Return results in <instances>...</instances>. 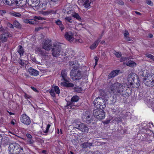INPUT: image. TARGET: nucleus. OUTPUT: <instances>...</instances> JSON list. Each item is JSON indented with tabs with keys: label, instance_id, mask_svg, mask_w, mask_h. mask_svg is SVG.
Wrapping results in <instances>:
<instances>
[{
	"label": "nucleus",
	"instance_id": "obj_1",
	"mask_svg": "<svg viewBox=\"0 0 154 154\" xmlns=\"http://www.w3.org/2000/svg\"><path fill=\"white\" fill-rule=\"evenodd\" d=\"M127 88L123 83L116 82L110 87L112 93L116 95H121L125 98H128L129 96V93L126 91Z\"/></svg>",
	"mask_w": 154,
	"mask_h": 154
},
{
	"label": "nucleus",
	"instance_id": "obj_2",
	"mask_svg": "<svg viewBox=\"0 0 154 154\" xmlns=\"http://www.w3.org/2000/svg\"><path fill=\"white\" fill-rule=\"evenodd\" d=\"M23 149L18 144L14 143L10 144L8 148L9 154H19L20 150L23 151Z\"/></svg>",
	"mask_w": 154,
	"mask_h": 154
},
{
	"label": "nucleus",
	"instance_id": "obj_3",
	"mask_svg": "<svg viewBox=\"0 0 154 154\" xmlns=\"http://www.w3.org/2000/svg\"><path fill=\"white\" fill-rule=\"evenodd\" d=\"M63 51L61 45L59 43L54 44L53 48H52V55L54 57H57L61 55H62Z\"/></svg>",
	"mask_w": 154,
	"mask_h": 154
},
{
	"label": "nucleus",
	"instance_id": "obj_4",
	"mask_svg": "<svg viewBox=\"0 0 154 154\" xmlns=\"http://www.w3.org/2000/svg\"><path fill=\"white\" fill-rule=\"evenodd\" d=\"M70 74L71 78L74 81L80 80L82 77L81 71L78 68L75 69L74 68H73L71 70Z\"/></svg>",
	"mask_w": 154,
	"mask_h": 154
},
{
	"label": "nucleus",
	"instance_id": "obj_5",
	"mask_svg": "<svg viewBox=\"0 0 154 154\" xmlns=\"http://www.w3.org/2000/svg\"><path fill=\"white\" fill-rule=\"evenodd\" d=\"M94 106L99 107L100 109H104L106 107V103L105 100L100 97H98L94 101Z\"/></svg>",
	"mask_w": 154,
	"mask_h": 154
},
{
	"label": "nucleus",
	"instance_id": "obj_6",
	"mask_svg": "<svg viewBox=\"0 0 154 154\" xmlns=\"http://www.w3.org/2000/svg\"><path fill=\"white\" fill-rule=\"evenodd\" d=\"M143 82L146 86L153 87L154 86V74L150 73L146 79L143 80Z\"/></svg>",
	"mask_w": 154,
	"mask_h": 154
},
{
	"label": "nucleus",
	"instance_id": "obj_7",
	"mask_svg": "<svg viewBox=\"0 0 154 154\" xmlns=\"http://www.w3.org/2000/svg\"><path fill=\"white\" fill-rule=\"evenodd\" d=\"M42 19V18L41 17L35 16L34 17L33 20H30L24 19L23 20V22L26 23L35 25L38 23V21H37V20H41Z\"/></svg>",
	"mask_w": 154,
	"mask_h": 154
},
{
	"label": "nucleus",
	"instance_id": "obj_8",
	"mask_svg": "<svg viewBox=\"0 0 154 154\" xmlns=\"http://www.w3.org/2000/svg\"><path fill=\"white\" fill-rule=\"evenodd\" d=\"M79 99V97L77 95H75L72 97L71 100V102H68L67 106L68 108H72L73 106H75L74 105V103L77 102Z\"/></svg>",
	"mask_w": 154,
	"mask_h": 154
},
{
	"label": "nucleus",
	"instance_id": "obj_9",
	"mask_svg": "<svg viewBox=\"0 0 154 154\" xmlns=\"http://www.w3.org/2000/svg\"><path fill=\"white\" fill-rule=\"evenodd\" d=\"M35 53L39 55L42 57H46L48 56L47 53L46 52V50L44 48H38L35 50Z\"/></svg>",
	"mask_w": 154,
	"mask_h": 154
},
{
	"label": "nucleus",
	"instance_id": "obj_10",
	"mask_svg": "<svg viewBox=\"0 0 154 154\" xmlns=\"http://www.w3.org/2000/svg\"><path fill=\"white\" fill-rule=\"evenodd\" d=\"M0 36V39L1 41L5 42L7 41L8 38L11 37V35L9 32H7L6 30L5 32H2Z\"/></svg>",
	"mask_w": 154,
	"mask_h": 154
},
{
	"label": "nucleus",
	"instance_id": "obj_11",
	"mask_svg": "<svg viewBox=\"0 0 154 154\" xmlns=\"http://www.w3.org/2000/svg\"><path fill=\"white\" fill-rule=\"evenodd\" d=\"M52 43L51 41L49 40H45L42 45V47L46 51L50 50L51 48Z\"/></svg>",
	"mask_w": 154,
	"mask_h": 154
},
{
	"label": "nucleus",
	"instance_id": "obj_12",
	"mask_svg": "<svg viewBox=\"0 0 154 154\" xmlns=\"http://www.w3.org/2000/svg\"><path fill=\"white\" fill-rule=\"evenodd\" d=\"M65 36L66 39L70 42H73L75 41L73 34L71 32H66L65 34Z\"/></svg>",
	"mask_w": 154,
	"mask_h": 154
},
{
	"label": "nucleus",
	"instance_id": "obj_13",
	"mask_svg": "<svg viewBox=\"0 0 154 154\" xmlns=\"http://www.w3.org/2000/svg\"><path fill=\"white\" fill-rule=\"evenodd\" d=\"M74 125L75 128L82 131L85 127V125L79 122H74Z\"/></svg>",
	"mask_w": 154,
	"mask_h": 154
},
{
	"label": "nucleus",
	"instance_id": "obj_14",
	"mask_svg": "<svg viewBox=\"0 0 154 154\" xmlns=\"http://www.w3.org/2000/svg\"><path fill=\"white\" fill-rule=\"evenodd\" d=\"M20 120L22 123L26 125H29L31 123V121L28 116H23Z\"/></svg>",
	"mask_w": 154,
	"mask_h": 154
},
{
	"label": "nucleus",
	"instance_id": "obj_15",
	"mask_svg": "<svg viewBox=\"0 0 154 154\" xmlns=\"http://www.w3.org/2000/svg\"><path fill=\"white\" fill-rule=\"evenodd\" d=\"M29 74L32 75L36 76L39 74V72L32 67L29 68L28 70Z\"/></svg>",
	"mask_w": 154,
	"mask_h": 154
},
{
	"label": "nucleus",
	"instance_id": "obj_16",
	"mask_svg": "<svg viewBox=\"0 0 154 154\" xmlns=\"http://www.w3.org/2000/svg\"><path fill=\"white\" fill-rule=\"evenodd\" d=\"M27 0H16L15 4L18 6H24L26 4Z\"/></svg>",
	"mask_w": 154,
	"mask_h": 154
},
{
	"label": "nucleus",
	"instance_id": "obj_17",
	"mask_svg": "<svg viewBox=\"0 0 154 154\" xmlns=\"http://www.w3.org/2000/svg\"><path fill=\"white\" fill-rule=\"evenodd\" d=\"M120 71V70H115L112 71L108 75V78L110 79L114 78L118 75Z\"/></svg>",
	"mask_w": 154,
	"mask_h": 154
},
{
	"label": "nucleus",
	"instance_id": "obj_18",
	"mask_svg": "<svg viewBox=\"0 0 154 154\" xmlns=\"http://www.w3.org/2000/svg\"><path fill=\"white\" fill-rule=\"evenodd\" d=\"M28 3L32 7H36L39 4L38 0H28Z\"/></svg>",
	"mask_w": 154,
	"mask_h": 154
},
{
	"label": "nucleus",
	"instance_id": "obj_19",
	"mask_svg": "<svg viewBox=\"0 0 154 154\" xmlns=\"http://www.w3.org/2000/svg\"><path fill=\"white\" fill-rule=\"evenodd\" d=\"M55 23L57 25H58L60 29L62 31L65 29L64 26L62 23V22L59 19L55 20Z\"/></svg>",
	"mask_w": 154,
	"mask_h": 154
},
{
	"label": "nucleus",
	"instance_id": "obj_20",
	"mask_svg": "<svg viewBox=\"0 0 154 154\" xmlns=\"http://www.w3.org/2000/svg\"><path fill=\"white\" fill-rule=\"evenodd\" d=\"M150 73H149L147 70H144L143 71H141L139 73V75L143 77L144 78H143V80L145 79L149 76Z\"/></svg>",
	"mask_w": 154,
	"mask_h": 154
},
{
	"label": "nucleus",
	"instance_id": "obj_21",
	"mask_svg": "<svg viewBox=\"0 0 154 154\" xmlns=\"http://www.w3.org/2000/svg\"><path fill=\"white\" fill-rule=\"evenodd\" d=\"M82 119L84 122L89 124L93 121V119L90 118V116H83Z\"/></svg>",
	"mask_w": 154,
	"mask_h": 154
},
{
	"label": "nucleus",
	"instance_id": "obj_22",
	"mask_svg": "<svg viewBox=\"0 0 154 154\" xmlns=\"http://www.w3.org/2000/svg\"><path fill=\"white\" fill-rule=\"evenodd\" d=\"M17 52L19 54L20 57L23 55L24 51L23 47L22 46L20 45L18 46L17 48Z\"/></svg>",
	"mask_w": 154,
	"mask_h": 154
},
{
	"label": "nucleus",
	"instance_id": "obj_23",
	"mask_svg": "<svg viewBox=\"0 0 154 154\" xmlns=\"http://www.w3.org/2000/svg\"><path fill=\"white\" fill-rule=\"evenodd\" d=\"M9 14L11 16H14L17 17H21V16L20 13L14 11L10 12Z\"/></svg>",
	"mask_w": 154,
	"mask_h": 154
},
{
	"label": "nucleus",
	"instance_id": "obj_24",
	"mask_svg": "<svg viewBox=\"0 0 154 154\" xmlns=\"http://www.w3.org/2000/svg\"><path fill=\"white\" fill-rule=\"evenodd\" d=\"M128 60L126 63V65L127 66L131 67H133L136 66V64L135 62L131 60Z\"/></svg>",
	"mask_w": 154,
	"mask_h": 154
},
{
	"label": "nucleus",
	"instance_id": "obj_25",
	"mask_svg": "<svg viewBox=\"0 0 154 154\" xmlns=\"http://www.w3.org/2000/svg\"><path fill=\"white\" fill-rule=\"evenodd\" d=\"M16 0H4V3L6 5H10L13 4H15Z\"/></svg>",
	"mask_w": 154,
	"mask_h": 154
},
{
	"label": "nucleus",
	"instance_id": "obj_26",
	"mask_svg": "<svg viewBox=\"0 0 154 154\" xmlns=\"http://www.w3.org/2000/svg\"><path fill=\"white\" fill-rule=\"evenodd\" d=\"M51 89L57 94H58L60 93V91L59 88L57 86H54V85H53Z\"/></svg>",
	"mask_w": 154,
	"mask_h": 154
},
{
	"label": "nucleus",
	"instance_id": "obj_27",
	"mask_svg": "<svg viewBox=\"0 0 154 154\" xmlns=\"http://www.w3.org/2000/svg\"><path fill=\"white\" fill-rule=\"evenodd\" d=\"M72 16L76 19L81 21H82V19L79 14L76 13H74L72 14Z\"/></svg>",
	"mask_w": 154,
	"mask_h": 154
},
{
	"label": "nucleus",
	"instance_id": "obj_28",
	"mask_svg": "<svg viewBox=\"0 0 154 154\" xmlns=\"http://www.w3.org/2000/svg\"><path fill=\"white\" fill-rule=\"evenodd\" d=\"M61 75L63 79L66 82L67 81V74L66 72L62 71L61 72Z\"/></svg>",
	"mask_w": 154,
	"mask_h": 154
},
{
	"label": "nucleus",
	"instance_id": "obj_29",
	"mask_svg": "<svg viewBox=\"0 0 154 154\" xmlns=\"http://www.w3.org/2000/svg\"><path fill=\"white\" fill-rule=\"evenodd\" d=\"M18 71V69L17 68L14 66H12L10 69V72L13 74L17 73Z\"/></svg>",
	"mask_w": 154,
	"mask_h": 154
},
{
	"label": "nucleus",
	"instance_id": "obj_30",
	"mask_svg": "<svg viewBox=\"0 0 154 154\" xmlns=\"http://www.w3.org/2000/svg\"><path fill=\"white\" fill-rule=\"evenodd\" d=\"M13 24L14 27L18 29H20L21 28V25L17 21H14Z\"/></svg>",
	"mask_w": 154,
	"mask_h": 154
},
{
	"label": "nucleus",
	"instance_id": "obj_31",
	"mask_svg": "<svg viewBox=\"0 0 154 154\" xmlns=\"http://www.w3.org/2000/svg\"><path fill=\"white\" fill-rule=\"evenodd\" d=\"M98 44H99L97 43V42L95 41L90 46V48L91 50L94 49L96 48V47L98 45Z\"/></svg>",
	"mask_w": 154,
	"mask_h": 154
},
{
	"label": "nucleus",
	"instance_id": "obj_32",
	"mask_svg": "<svg viewBox=\"0 0 154 154\" xmlns=\"http://www.w3.org/2000/svg\"><path fill=\"white\" fill-rule=\"evenodd\" d=\"M18 63L21 65V66H24L26 64L25 63V61L21 59H20L18 61Z\"/></svg>",
	"mask_w": 154,
	"mask_h": 154
},
{
	"label": "nucleus",
	"instance_id": "obj_33",
	"mask_svg": "<svg viewBox=\"0 0 154 154\" xmlns=\"http://www.w3.org/2000/svg\"><path fill=\"white\" fill-rule=\"evenodd\" d=\"M99 109L98 108L94 109L93 111V116H99Z\"/></svg>",
	"mask_w": 154,
	"mask_h": 154
},
{
	"label": "nucleus",
	"instance_id": "obj_34",
	"mask_svg": "<svg viewBox=\"0 0 154 154\" xmlns=\"http://www.w3.org/2000/svg\"><path fill=\"white\" fill-rule=\"evenodd\" d=\"M64 85L68 87H73L74 86V85L72 83H67L65 82L64 83Z\"/></svg>",
	"mask_w": 154,
	"mask_h": 154
},
{
	"label": "nucleus",
	"instance_id": "obj_35",
	"mask_svg": "<svg viewBox=\"0 0 154 154\" xmlns=\"http://www.w3.org/2000/svg\"><path fill=\"white\" fill-rule=\"evenodd\" d=\"M74 90L75 91L79 93L82 91V89L81 88H79L77 86L74 88Z\"/></svg>",
	"mask_w": 154,
	"mask_h": 154
},
{
	"label": "nucleus",
	"instance_id": "obj_36",
	"mask_svg": "<svg viewBox=\"0 0 154 154\" xmlns=\"http://www.w3.org/2000/svg\"><path fill=\"white\" fill-rule=\"evenodd\" d=\"M141 127L142 128L144 129H146L147 127H146L147 126V124L145 122H143L141 124Z\"/></svg>",
	"mask_w": 154,
	"mask_h": 154
},
{
	"label": "nucleus",
	"instance_id": "obj_37",
	"mask_svg": "<svg viewBox=\"0 0 154 154\" xmlns=\"http://www.w3.org/2000/svg\"><path fill=\"white\" fill-rule=\"evenodd\" d=\"M127 60H129L128 58L126 57H122L120 59L119 61L120 62H122L123 61H126V63L127 61Z\"/></svg>",
	"mask_w": 154,
	"mask_h": 154
},
{
	"label": "nucleus",
	"instance_id": "obj_38",
	"mask_svg": "<svg viewBox=\"0 0 154 154\" xmlns=\"http://www.w3.org/2000/svg\"><path fill=\"white\" fill-rule=\"evenodd\" d=\"M34 140L32 138L27 140H26V142L27 143V144H32L34 143Z\"/></svg>",
	"mask_w": 154,
	"mask_h": 154
},
{
	"label": "nucleus",
	"instance_id": "obj_39",
	"mask_svg": "<svg viewBox=\"0 0 154 154\" xmlns=\"http://www.w3.org/2000/svg\"><path fill=\"white\" fill-rule=\"evenodd\" d=\"M82 130V131L83 132L88 133V129L86 125H85V127Z\"/></svg>",
	"mask_w": 154,
	"mask_h": 154
},
{
	"label": "nucleus",
	"instance_id": "obj_40",
	"mask_svg": "<svg viewBox=\"0 0 154 154\" xmlns=\"http://www.w3.org/2000/svg\"><path fill=\"white\" fill-rule=\"evenodd\" d=\"M65 19L69 23H72V20L70 17H66L65 18Z\"/></svg>",
	"mask_w": 154,
	"mask_h": 154
},
{
	"label": "nucleus",
	"instance_id": "obj_41",
	"mask_svg": "<svg viewBox=\"0 0 154 154\" xmlns=\"http://www.w3.org/2000/svg\"><path fill=\"white\" fill-rule=\"evenodd\" d=\"M103 109H99V116L101 115V116H105V112L104 110H102Z\"/></svg>",
	"mask_w": 154,
	"mask_h": 154
},
{
	"label": "nucleus",
	"instance_id": "obj_42",
	"mask_svg": "<svg viewBox=\"0 0 154 154\" xmlns=\"http://www.w3.org/2000/svg\"><path fill=\"white\" fill-rule=\"evenodd\" d=\"M118 58H119L122 56V54L120 52H116L114 54Z\"/></svg>",
	"mask_w": 154,
	"mask_h": 154
},
{
	"label": "nucleus",
	"instance_id": "obj_43",
	"mask_svg": "<svg viewBox=\"0 0 154 154\" xmlns=\"http://www.w3.org/2000/svg\"><path fill=\"white\" fill-rule=\"evenodd\" d=\"M51 126L50 124H48L46 128V130L45 131H44L43 132L45 133H47L48 132L49 128Z\"/></svg>",
	"mask_w": 154,
	"mask_h": 154
},
{
	"label": "nucleus",
	"instance_id": "obj_44",
	"mask_svg": "<svg viewBox=\"0 0 154 154\" xmlns=\"http://www.w3.org/2000/svg\"><path fill=\"white\" fill-rule=\"evenodd\" d=\"M51 96L53 97H54L55 96V94L54 92V91H53L51 89L49 92Z\"/></svg>",
	"mask_w": 154,
	"mask_h": 154
},
{
	"label": "nucleus",
	"instance_id": "obj_45",
	"mask_svg": "<svg viewBox=\"0 0 154 154\" xmlns=\"http://www.w3.org/2000/svg\"><path fill=\"white\" fill-rule=\"evenodd\" d=\"M88 144V143H84L82 144V147L84 148H86L89 147Z\"/></svg>",
	"mask_w": 154,
	"mask_h": 154
},
{
	"label": "nucleus",
	"instance_id": "obj_46",
	"mask_svg": "<svg viewBox=\"0 0 154 154\" xmlns=\"http://www.w3.org/2000/svg\"><path fill=\"white\" fill-rule=\"evenodd\" d=\"M103 36V35H101V36H99L98 38L95 41L96 42H97L98 44L99 43V42H100L101 39L102 38V37Z\"/></svg>",
	"mask_w": 154,
	"mask_h": 154
},
{
	"label": "nucleus",
	"instance_id": "obj_47",
	"mask_svg": "<svg viewBox=\"0 0 154 154\" xmlns=\"http://www.w3.org/2000/svg\"><path fill=\"white\" fill-rule=\"evenodd\" d=\"M6 30L2 26H0V32H5Z\"/></svg>",
	"mask_w": 154,
	"mask_h": 154
},
{
	"label": "nucleus",
	"instance_id": "obj_48",
	"mask_svg": "<svg viewBox=\"0 0 154 154\" xmlns=\"http://www.w3.org/2000/svg\"><path fill=\"white\" fill-rule=\"evenodd\" d=\"M145 55L147 57L151 59V58L152 57V56L153 55H152V54H148V53H146L145 54Z\"/></svg>",
	"mask_w": 154,
	"mask_h": 154
},
{
	"label": "nucleus",
	"instance_id": "obj_49",
	"mask_svg": "<svg viewBox=\"0 0 154 154\" xmlns=\"http://www.w3.org/2000/svg\"><path fill=\"white\" fill-rule=\"evenodd\" d=\"M32 61L33 62H34L38 64H39L40 62H39L35 58H33L32 59Z\"/></svg>",
	"mask_w": 154,
	"mask_h": 154
},
{
	"label": "nucleus",
	"instance_id": "obj_50",
	"mask_svg": "<svg viewBox=\"0 0 154 154\" xmlns=\"http://www.w3.org/2000/svg\"><path fill=\"white\" fill-rule=\"evenodd\" d=\"M146 3H147L150 5H153V3L149 0H148L146 1Z\"/></svg>",
	"mask_w": 154,
	"mask_h": 154
},
{
	"label": "nucleus",
	"instance_id": "obj_51",
	"mask_svg": "<svg viewBox=\"0 0 154 154\" xmlns=\"http://www.w3.org/2000/svg\"><path fill=\"white\" fill-rule=\"evenodd\" d=\"M124 35L125 36V37H127L128 36V35H129V33L128 31H125V32H124Z\"/></svg>",
	"mask_w": 154,
	"mask_h": 154
},
{
	"label": "nucleus",
	"instance_id": "obj_52",
	"mask_svg": "<svg viewBox=\"0 0 154 154\" xmlns=\"http://www.w3.org/2000/svg\"><path fill=\"white\" fill-rule=\"evenodd\" d=\"M110 119H108L105 121H103V123L104 124H107L110 122Z\"/></svg>",
	"mask_w": 154,
	"mask_h": 154
},
{
	"label": "nucleus",
	"instance_id": "obj_53",
	"mask_svg": "<svg viewBox=\"0 0 154 154\" xmlns=\"http://www.w3.org/2000/svg\"><path fill=\"white\" fill-rule=\"evenodd\" d=\"M124 2L120 0L118 2V4L121 5H124Z\"/></svg>",
	"mask_w": 154,
	"mask_h": 154
},
{
	"label": "nucleus",
	"instance_id": "obj_54",
	"mask_svg": "<svg viewBox=\"0 0 154 154\" xmlns=\"http://www.w3.org/2000/svg\"><path fill=\"white\" fill-rule=\"evenodd\" d=\"M26 137L29 138V139H31L32 138V136L31 135L29 134H26Z\"/></svg>",
	"mask_w": 154,
	"mask_h": 154
},
{
	"label": "nucleus",
	"instance_id": "obj_55",
	"mask_svg": "<svg viewBox=\"0 0 154 154\" xmlns=\"http://www.w3.org/2000/svg\"><path fill=\"white\" fill-rule=\"evenodd\" d=\"M8 26L10 28H14V26L13 25V24L12 25V24H11V23H9L8 24Z\"/></svg>",
	"mask_w": 154,
	"mask_h": 154
},
{
	"label": "nucleus",
	"instance_id": "obj_56",
	"mask_svg": "<svg viewBox=\"0 0 154 154\" xmlns=\"http://www.w3.org/2000/svg\"><path fill=\"white\" fill-rule=\"evenodd\" d=\"M153 138L152 137V138H149V139L148 138L147 139V141L148 142V143H150L152 141V140Z\"/></svg>",
	"mask_w": 154,
	"mask_h": 154
},
{
	"label": "nucleus",
	"instance_id": "obj_57",
	"mask_svg": "<svg viewBox=\"0 0 154 154\" xmlns=\"http://www.w3.org/2000/svg\"><path fill=\"white\" fill-rule=\"evenodd\" d=\"M41 29V27L36 28L35 29V31L38 32L39 30Z\"/></svg>",
	"mask_w": 154,
	"mask_h": 154
},
{
	"label": "nucleus",
	"instance_id": "obj_58",
	"mask_svg": "<svg viewBox=\"0 0 154 154\" xmlns=\"http://www.w3.org/2000/svg\"><path fill=\"white\" fill-rule=\"evenodd\" d=\"M24 96L26 98H30L31 97L29 95H28L26 94H25Z\"/></svg>",
	"mask_w": 154,
	"mask_h": 154
},
{
	"label": "nucleus",
	"instance_id": "obj_59",
	"mask_svg": "<svg viewBox=\"0 0 154 154\" xmlns=\"http://www.w3.org/2000/svg\"><path fill=\"white\" fill-rule=\"evenodd\" d=\"M31 88L32 90L35 91H37V89L33 87L32 86L31 87Z\"/></svg>",
	"mask_w": 154,
	"mask_h": 154
},
{
	"label": "nucleus",
	"instance_id": "obj_60",
	"mask_svg": "<svg viewBox=\"0 0 154 154\" xmlns=\"http://www.w3.org/2000/svg\"><path fill=\"white\" fill-rule=\"evenodd\" d=\"M148 36L150 38H152L153 37V35L152 34L149 33L148 34Z\"/></svg>",
	"mask_w": 154,
	"mask_h": 154
},
{
	"label": "nucleus",
	"instance_id": "obj_61",
	"mask_svg": "<svg viewBox=\"0 0 154 154\" xmlns=\"http://www.w3.org/2000/svg\"><path fill=\"white\" fill-rule=\"evenodd\" d=\"M1 13L3 14H5L6 13V11L5 10H2L1 11Z\"/></svg>",
	"mask_w": 154,
	"mask_h": 154
},
{
	"label": "nucleus",
	"instance_id": "obj_62",
	"mask_svg": "<svg viewBox=\"0 0 154 154\" xmlns=\"http://www.w3.org/2000/svg\"><path fill=\"white\" fill-rule=\"evenodd\" d=\"M125 38V39L128 41H130L131 40L130 38L128 36L126 37Z\"/></svg>",
	"mask_w": 154,
	"mask_h": 154
},
{
	"label": "nucleus",
	"instance_id": "obj_63",
	"mask_svg": "<svg viewBox=\"0 0 154 154\" xmlns=\"http://www.w3.org/2000/svg\"><path fill=\"white\" fill-rule=\"evenodd\" d=\"M134 12L136 13V14H137L139 15H141V13L139 12H138L137 11H134Z\"/></svg>",
	"mask_w": 154,
	"mask_h": 154
},
{
	"label": "nucleus",
	"instance_id": "obj_64",
	"mask_svg": "<svg viewBox=\"0 0 154 154\" xmlns=\"http://www.w3.org/2000/svg\"><path fill=\"white\" fill-rule=\"evenodd\" d=\"M136 74L133 72H131V73H130L129 74V76H131L132 75H135Z\"/></svg>",
	"mask_w": 154,
	"mask_h": 154
}]
</instances>
